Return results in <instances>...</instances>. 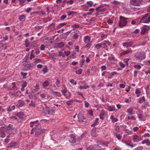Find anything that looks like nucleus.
I'll list each match as a JSON object with an SVG mask.
<instances>
[{"instance_id":"1","label":"nucleus","mask_w":150,"mask_h":150,"mask_svg":"<svg viewBox=\"0 0 150 150\" xmlns=\"http://www.w3.org/2000/svg\"><path fill=\"white\" fill-rule=\"evenodd\" d=\"M135 58L139 61H141L146 57L145 55L144 52H137L135 56Z\"/></svg>"},{"instance_id":"2","label":"nucleus","mask_w":150,"mask_h":150,"mask_svg":"<svg viewBox=\"0 0 150 150\" xmlns=\"http://www.w3.org/2000/svg\"><path fill=\"white\" fill-rule=\"evenodd\" d=\"M119 25L120 27H122L126 25L127 23V18H125L121 16L120 17Z\"/></svg>"},{"instance_id":"3","label":"nucleus","mask_w":150,"mask_h":150,"mask_svg":"<svg viewBox=\"0 0 150 150\" xmlns=\"http://www.w3.org/2000/svg\"><path fill=\"white\" fill-rule=\"evenodd\" d=\"M142 0H131L130 5H133L136 6H140Z\"/></svg>"},{"instance_id":"4","label":"nucleus","mask_w":150,"mask_h":150,"mask_svg":"<svg viewBox=\"0 0 150 150\" xmlns=\"http://www.w3.org/2000/svg\"><path fill=\"white\" fill-rule=\"evenodd\" d=\"M41 125L39 123H38L36 125L35 128H33L32 129L31 132V134H33L35 132V135L36 136V132L37 131L38 132L40 129H41Z\"/></svg>"},{"instance_id":"5","label":"nucleus","mask_w":150,"mask_h":150,"mask_svg":"<svg viewBox=\"0 0 150 150\" xmlns=\"http://www.w3.org/2000/svg\"><path fill=\"white\" fill-rule=\"evenodd\" d=\"M141 21L142 22L145 23L150 22V15L149 16L148 14H146L143 17Z\"/></svg>"},{"instance_id":"6","label":"nucleus","mask_w":150,"mask_h":150,"mask_svg":"<svg viewBox=\"0 0 150 150\" xmlns=\"http://www.w3.org/2000/svg\"><path fill=\"white\" fill-rule=\"evenodd\" d=\"M132 139L134 142H138L142 140L141 137L135 134L132 136Z\"/></svg>"},{"instance_id":"7","label":"nucleus","mask_w":150,"mask_h":150,"mask_svg":"<svg viewBox=\"0 0 150 150\" xmlns=\"http://www.w3.org/2000/svg\"><path fill=\"white\" fill-rule=\"evenodd\" d=\"M17 116L21 120H25V116L23 112H20L17 113Z\"/></svg>"},{"instance_id":"8","label":"nucleus","mask_w":150,"mask_h":150,"mask_svg":"<svg viewBox=\"0 0 150 150\" xmlns=\"http://www.w3.org/2000/svg\"><path fill=\"white\" fill-rule=\"evenodd\" d=\"M133 44V42L132 41H130L123 42L122 43V45L124 48H127L129 47H131Z\"/></svg>"},{"instance_id":"9","label":"nucleus","mask_w":150,"mask_h":150,"mask_svg":"<svg viewBox=\"0 0 150 150\" xmlns=\"http://www.w3.org/2000/svg\"><path fill=\"white\" fill-rule=\"evenodd\" d=\"M106 45V42H103L101 43L97 44L95 46V47L97 49H99L101 47H102L103 46Z\"/></svg>"},{"instance_id":"10","label":"nucleus","mask_w":150,"mask_h":150,"mask_svg":"<svg viewBox=\"0 0 150 150\" xmlns=\"http://www.w3.org/2000/svg\"><path fill=\"white\" fill-rule=\"evenodd\" d=\"M107 109L109 111H115L116 112L117 110L115 108L114 105L108 106Z\"/></svg>"},{"instance_id":"11","label":"nucleus","mask_w":150,"mask_h":150,"mask_svg":"<svg viewBox=\"0 0 150 150\" xmlns=\"http://www.w3.org/2000/svg\"><path fill=\"white\" fill-rule=\"evenodd\" d=\"M149 29V27L148 26L143 27L141 29V34H144L145 33L147 32Z\"/></svg>"},{"instance_id":"12","label":"nucleus","mask_w":150,"mask_h":150,"mask_svg":"<svg viewBox=\"0 0 150 150\" xmlns=\"http://www.w3.org/2000/svg\"><path fill=\"white\" fill-rule=\"evenodd\" d=\"M69 142L71 143H74L76 142L75 137L73 134L71 136V137L69 139Z\"/></svg>"},{"instance_id":"13","label":"nucleus","mask_w":150,"mask_h":150,"mask_svg":"<svg viewBox=\"0 0 150 150\" xmlns=\"http://www.w3.org/2000/svg\"><path fill=\"white\" fill-rule=\"evenodd\" d=\"M46 131V129H45L43 128L41 129H40L38 132L37 131L36 132V136H37L41 133L45 132Z\"/></svg>"},{"instance_id":"14","label":"nucleus","mask_w":150,"mask_h":150,"mask_svg":"<svg viewBox=\"0 0 150 150\" xmlns=\"http://www.w3.org/2000/svg\"><path fill=\"white\" fill-rule=\"evenodd\" d=\"M24 102L23 100H20L18 101L17 106L18 107H22L24 105Z\"/></svg>"},{"instance_id":"15","label":"nucleus","mask_w":150,"mask_h":150,"mask_svg":"<svg viewBox=\"0 0 150 150\" xmlns=\"http://www.w3.org/2000/svg\"><path fill=\"white\" fill-rule=\"evenodd\" d=\"M90 37L88 35L85 36L84 38V41L86 43H89L90 41Z\"/></svg>"},{"instance_id":"16","label":"nucleus","mask_w":150,"mask_h":150,"mask_svg":"<svg viewBox=\"0 0 150 150\" xmlns=\"http://www.w3.org/2000/svg\"><path fill=\"white\" fill-rule=\"evenodd\" d=\"M142 144H146V145L149 146L150 145V141L149 139H145L142 141Z\"/></svg>"},{"instance_id":"17","label":"nucleus","mask_w":150,"mask_h":150,"mask_svg":"<svg viewBox=\"0 0 150 150\" xmlns=\"http://www.w3.org/2000/svg\"><path fill=\"white\" fill-rule=\"evenodd\" d=\"M73 39H77L78 38L79 35L75 32H73L71 34Z\"/></svg>"},{"instance_id":"18","label":"nucleus","mask_w":150,"mask_h":150,"mask_svg":"<svg viewBox=\"0 0 150 150\" xmlns=\"http://www.w3.org/2000/svg\"><path fill=\"white\" fill-rule=\"evenodd\" d=\"M132 52V50L131 49H129L127 51H124L122 52L121 53H120V54L121 55H125L130 53Z\"/></svg>"},{"instance_id":"19","label":"nucleus","mask_w":150,"mask_h":150,"mask_svg":"<svg viewBox=\"0 0 150 150\" xmlns=\"http://www.w3.org/2000/svg\"><path fill=\"white\" fill-rule=\"evenodd\" d=\"M127 112L129 115H132L134 114L133 112V109L131 107H130L128 108L127 110Z\"/></svg>"},{"instance_id":"20","label":"nucleus","mask_w":150,"mask_h":150,"mask_svg":"<svg viewBox=\"0 0 150 150\" xmlns=\"http://www.w3.org/2000/svg\"><path fill=\"white\" fill-rule=\"evenodd\" d=\"M66 98L69 99L71 97V93L70 92H66V93L64 95Z\"/></svg>"},{"instance_id":"21","label":"nucleus","mask_w":150,"mask_h":150,"mask_svg":"<svg viewBox=\"0 0 150 150\" xmlns=\"http://www.w3.org/2000/svg\"><path fill=\"white\" fill-rule=\"evenodd\" d=\"M35 64L34 63H31L26 65V67L28 69H30V68L33 67Z\"/></svg>"},{"instance_id":"22","label":"nucleus","mask_w":150,"mask_h":150,"mask_svg":"<svg viewBox=\"0 0 150 150\" xmlns=\"http://www.w3.org/2000/svg\"><path fill=\"white\" fill-rule=\"evenodd\" d=\"M25 17L26 16L25 15H23L19 16L18 18L20 21H23L25 20Z\"/></svg>"},{"instance_id":"23","label":"nucleus","mask_w":150,"mask_h":150,"mask_svg":"<svg viewBox=\"0 0 150 150\" xmlns=\"http://www.w3.org/2000/svg\"><path fill=\"white\" fill-rule=\"evenodd\" d=\"M110 119L112 120V122L115 123L118 121V119L115 117L113 115H111L110 116Z\"/></svg>"},{"instance_id":"24","label":"nucleus","mask_w":150,"mask_h":150,"mask_svg":"<svg viewBox=\"0 0 150 150\" xmlns=\"http://www.w3.org/2000/svg\"><path fill=\"white\" fill-rule=\"evenodd\" d=\"M89 88V86L87 85L83 86H80L78 87V88L80 89H86Z\"/></svg>"},{"instance_id":"25","label":"nucleus","mask_w":150,"mask_h":150,"mask_svg":"<svg viewBox=\"0 0 150 150\" xmlns=\"http://www.w3.org/2000/svg\"><path fill=\"white\" fill-rule=\"evenodd\" d=\"M38 120H36L35 121L31 122L30 123V127H33L34 125L38 123Z\"/></svg>"},{"instance_id":"26","label":"nucleus","mask_w":150,"mask_h":150,"mask_svg":"<svg viewBox=\"0 0 150 150\" xmlns=\"http://www.w3.org/2000/svg\"><path fill=\"white\" fill-rule=\"evenodd\" d=\"M16 143L14 142H12L10 144H8V147H11L15 146Z\"/></svg>"},{"instance_id":"27","label":"nucleus","mask_w":150,"mask_h":150,"mask_svg":"<svg viewBox=\"0 0 150 150\" xmlns=\"http://www.w3.org/2000/svg\"><path fill=\"white\" fill-rule=\"evenodd\" d=\"M15 108V105L12 106L11 108L10 106H9L7 108V110L8 112L11 111L13 110H14Z\"/></svg>"},{"instance_id":"28","label":"nucleus","mask_w":150,"mask_h":150,"mask_svg":"<svg viewBox=\"0 0 150 150\" xmlns=\"http://www.w3.org/2000/svg\"><path fill=\"white\" fill-rule=\"evenodd\" d=\"M110 61H116L117 59H115L113 55H111V57H109L108 58Z\"/></svg>"},{"instance_id":"29","label":"nucleus","mask_w":150,"mask_h":150,"mask_svg":"<svg viewBox=\"0 0 150 150\" xmlns=\"http://www.w3.org/2000/svg\"><path fill=\"white\" fill-rule=\"evenodd\" d=\"M98 121H99L98 118H96V119L94 121V123L91 125V126L93 127H95L96 125L98 123Z\"/></svg>"},{"instance_id":"30","label":"nucleus","mask_w":150,"mask_h":150,"mask_svg":"<svg viewBox=\"0 0 150 150\" xmlns=\"http://www.w3.org/2000/svg\"><path fill=\"white\" fill-rule=\"evenodd\" d=\"M49 84V82L48 81L46 80L44 81L42 84V86L44 87H47Z\"/></svg>"},{"instance_id":"31","label":"nucleus","mask_w":150,"mask_h":150,"mask_svg":"<svg viewBox=\"0 0 150 150\" xmlns=\"http://www.w3.org/2000/svg\"><path fill=\"white\" fill-rule=\"evenodd\" d=\"M79 121L80 122H83V120H85L86 118L85 117L82 118V116L81 115H78Z\"/></svg>"},{"instance_id":"32","label":"nucleus","mask_w":150,"mask_h":150,"mask_svg":"<svg viewBox=\"0 0 150 150\" xmlns=\"http://www.w3.org/2000/svg\"><path fill=\"white\" fill-rule=\"evenodd\" d=\"M67 13L69 16H72L74 15L76 13V11H71Z\"/></svg>"},{"instance_id":"33","label":"nucleus","mask_w":150,"mask_h":150,"mask_svg":"<svg viewBox=\"0 0 150 150\" xmlns=\"http://www.w3.org/2000/svg\"><path fill=\"white\" fill-rule=\"evenodd\" d=\"M105 114L104 112L101 113L99 115L100 118L102 120H103L104 118Z\"/></svg>"},{"instance_id":"34","label":"nucleus","mask_w":150,"mask_h":150,"mask_svg":"<svg viewBox=\"0 0 150 150\" xmlns=\"http://www.w3.org/2000/svg\"><path fill=\"white\" fill-rule=\"evenodd\" d=\"M86 4L88 5L89 7H91L93 5V3L91 1H88L86 2Z\"/></svg>"},{"instance_id":"35","label":"nucleus","mask_w":150,"mask_h":150,"mask_svg":"<svg viewBox=\"0 0 150 150\" xmlns=\"http://www.w3.org/2000/svg\"><path fill=\"white\" fill-rule=\"evenodd\" d=\"M74 100H69L66 103L68 105H71L73 102H74Z\"/></svg>"},{"instance_id":"36","label":"nucleus","mask_w":150,"mask_h":150,"mask_svg":"<svg viewBox=\"0 0 150 150\" xmlns=\"http://www.w3.org/2000/svg\"><path fill=\"white\" fill-rule=\"evenodd\" d=\"M115 136L116 138L119 140H120L122 138V136L121 135L117 133H115Z\"/></svg>"},{"instance_id":"37","label":"nucleus","mask_w":150,"mask_h":150,"mask_svg":"<svg viewBox=\"0 0 150 150\" xmlns=\"http://www.w3.org/2000/svg\"><path fill=\"white\" fill-rule=\"evenodd\" d=\"M42 71L44 74H45L48 71V69L47 66H45L44 68L42 69Z\"/></svg>"},{"instance_id":"38","label":"nucleus","mask_w":150,"mask_h":150,"mask_svg":"<svg viewBox=\"0 0 150 150\" xmlns=\"http://www.w3.org/2000/svg\"><path fill=\"white\" fill-rule=\"evenodd\" d=\"M115 133H117L119 131V127L118 126H115Z\"/></svg>"},{"instance_id":"39","label":"nucleus","mask_w":150,"mask_h":150,"mask_svg":"<svg viewBox=\"0 0 150 150\" xmlns=\"http://www.w3.org/2000/svg\"><path fill=\"white\" fill-rule=\"evenodd\" d=\"M145 101V98L144 96H143L139 100V102L140 103H143V102H144Z\"/></svg>"},{"instance_id":"40","label":"nucleus","mask_w":150,"mask_h":150,"mask_svg":"<svg viewBox=\"0 0 150 150\" xmlns=\"http://www.w3.org/2000/svg\"><path fill=\"white\" fill-rule=\"evenodd\" d=\"M53 93L55 96L58 97H60L61 96V95L60 93L58 92L54 91Z\"/></svg>"},{"instance_id":"41","label":"nucleus","mask_w":150,"mask_h":150,"mask_svg":"<svg viewBox=\"0 0 150 150\" xmlns=\"http://www.w3.org/2000/svg\"><path fill=\"white\" fill-rule=\"evenodd\" d=\"M127 118L128 120H131L132 119H133V120H136V118L134 116H127Z\"/></svg>"},{"instance_id":"42","label":"nucleus","mask_w":150,"mask_h":150,"mask_svg":"<svg viewBox=\"0 0 150 150\" xmlns=\"http://www.w3.org/2000/svg\"><path fill=\"white\" fill-rule=\"evenodd\" d=\"M91 43H88L85 46V48L87 49H88L90 48V47H91Z\"/></svg>"},{"instance_id":"43","label":"nucleus","mask_w":150,"mask_h":150,"mask_svg":"<svg viewBox=\"0 0 150 150\" xmlns=\"http://www.w3.org/2000/svg\"><path fill=\"white\" fill-rule=\"evenodd\" d=\"M70 82L71 83L74 85H76L77 84L76 82L74 79H72L71 80H70Z\"/></svg>"},{"instance_id":"44","label":"nucleus","mask_w":150,"mask_h":150,"mask_svg":"<svg viewBox=\"0 0 150 150\" xmlns=\"http://www.w3.org/2000/svg\"><path fill=\"white\" fill-rule=\"evenodd\" d=\"M25 46L26 47H28L29 45V41L28 39H26L25 41Z\"/></svg>"},{"instance_id":"45","label":"nucleus","mask_w":150,"mask_h":150,"mask_svg":"<svg viewBox=\"0 0 150 150\" xmlns=\"http://www.w3.org/2000/svg\"><path fill=\"white\" fill-rule=\"evenodd\" d=\"M82 70L81 69H80L76 71V73L78 74H81Z\"/></svg>"},{"instance_id":"46","label":"nucleus","mask_w":150,"mask_h":150,"mask_svg":"<svg viewBox=\"0 0 150 150\" xmlns=\"http://www.w3.org/2000/svg\"><path fill=\"white\" fill-rule=\"evenodd\" d=\"M15 82H13L12 83V85L13 86L12 87V89L14 90H16L17 89L16 86L15 84Z\"/></svg>"},{"instance_id":"47","label":"nucleus","mask_w":150,"mask_h":150,"mask_svg":"<svg viewBox=\"0 0 150 150\" xmlns=\"http://www.w3.org/2000/svg\"><path fill=\"white\" fill-rule=\"evenodd\" d=\"M64 45V43L63 42H61L58 43V47H62Z\"/></svg>"},{"instance_id":"48","label":"nucleus","mask_w":150,"mask_h":150,"mask_svg":"<svg viewBox=\"0 0 150 150\" xmlns=\"http://www.w3.org/2000/svg\"><path fill=\"white\" fill-rule=\"evenodd\" d=\"M1 45L0 47H1V50L2 49L5 50L6 48V46L5 45H3L2 43L1 44Z\"/></svg>"},{"instance_id":"49","label":"nucleus","mask_w":150,"mask_h":150,"mask_svg":"<svg viewBox=\"0 0 150 150\" xmlns=\"http://www.w3.org/2000/svg\"><path fill=\"white\" fill-rule=\"evenodd\" d=\"M64 53L65 55L67 56L70 54V52L69 51L65 50L64 51Z\"/></svg>"},{"instance_id":"50","label":"nucleus","mask_w":150,"mask_h":150,"mask_svg":"<svg viewBox=\"0 0 150 150\" xmlns=\"http://www.w3.org/2000/svg\"><path fill=\"white\" fill-rule=\"evenodd\" d=\"M119 64L120 66L122 68H124L125 67V64L121 62H120Z\"/></svg>"},{"instance_id":"51","label":"nucleus","mask_w":150,"mask_h":150,"mask_svg":"<svg viewBox=\"0 0 150 150\" xmlns=\"http://www.w3.org/2000/svg\"><path fill=\"white\" fill-rule=\"evenodd\" d=\"M39 88H40L39 85L38 84H37L35 87V91H38V90L39 89Z\"/></svg>"},{"instance_id":"52","label":"nucleus","mask_w":150,"mask_h":150,"mask_svg":"<svg viewBox=\"0 0 150 150\" xmlns=\"http://www.w3.org/2000/svg\"><path fill=\"white\" fill-rule=\"evenodd\" d=\"M141 93V92L139 90V88H137L135 91V93L136 94H140Z\"/></svg>"},{"instance_id":"53","label":"nucleus","mask_w":150,"mask_h":150,"mask_svg":"<svg viewBox=\"0 0 150 150\" xmlns=\"http://www.w3.org/2000/svg\"><path fill=\"white\" fill-rule=\"evenodd\" d=\"M134 67V68L137 69H140L141 68V66L139 65H135Z\"/></svg>"},{"instance_id":"54","label":"nucleus","mask_w":150,"mask_h":150,"mask_svg":"<svg viewBox=\"0 0 150 150\" xmlns=\"http://www.w3.org/2000/svg\"><path fill=\"white\" fill-rule=\"evenodd\" d=\"M131 101V98H129L126 99L125 100V102L126 103H128L130 102Z\"/></svg>"},{"instance_id":"55","label":"nucleus","mask_w":150,"mask_h":150,"mask_svg":"<svg viewBox=\"0 0 150 150\" xmlns=\"http://www.w3.org/2000/svg\"><path fill=\"white\" fill-rule=\"evenodd\" d=\"M59 56H62L63 57H65V55H64V53L62 52L59 51Z\"/></svg>"},{"instance_id":"56","label":"nucleus","mask_w":150,"mask_h":150,"mask_svg":"<svg viewBox=\"0 0 150 150\" xmlns=\"http://www.w3.org/2000/svg\"><path fill=\"white\" fill-rule=\"evenodd\" d=\"M79 27V25L77 24H75L72 26V27L74 28H78Z\"/></svg>"},{"instance_id":"57","label":"nucleus","mask_w":150,"mask_h":150,"mask_svg":"<svg viewBox=\"0 0 150 150\" xmlns=\"http://www.w3.org/2000/svg\"><path fill=\"white\" fill-rule=\"evenodd\" d=\"M150 136V134L149 133H145L142 135V137H149Z\"/></svg>"},{"instance_id":"58","label":"nucleus","mask_w":150,"mask_h":150,"mask_svg":"<svg viewBox=\"0 0 150 150\" xmlns=\"http://www.w3.org/2000/svg\"><path fill=\"white\" fill-rule=\"evenodd\" d=\"M35 96V95L33 93H31L29 95V97L31 99H33Z\"/></svg>"},{"instance_id":"59","label":"nucleus","mask_w":150,"mask_h":150,"mask_svg":"<svg viewBox=\"0 0 150 150\" xmlns=\"http://www.w3.org/2000/svg\"><path fill=\"white\" fill-rule=\"evenodd\" d=\"M96 67L95 66H93L92 67L91 69V70L93 72H95L96 71Z\"/></svg>"},{"instance_id":"60","label":"nucleus","mask_w":150,"mask_h":150,"mask_svg":"<svg viewBox=\"0 0 150 150\" xmlns=\"http://www.w3.org/2000/svg\"><path fill=\"white\" fill-rule=\"evenodd\" d=\"M101 70L102 71L105 70L106 69V67L105 65H103L101 67Z\"/></svg>"},{"instance_id":"61","label":"nucleus","mask_w":150,"mask_h":150,"mask_svg":"<svg viewBox=\"0 0 150 150\" xmlns=\"http://www.w3.org/2000/svg\"><path fill=\"white\" fill-rule=\"evenodd\" d=\"M84 103H85V106L86 108H88L89 107V104L88 102H87L86 101H85Z\"/></svg>"},{"instance_id":"62","label":"nucleus","mask_w":150,"mask_h":150,"mask_svg":"<svg viewBox=\"0 0 150 150\" xmlns=\"http://www.w3.org/2000/svg\"><path fill=\"white\" fill-rule=\"evenodd\" d=\"M61 91L64 95L66 93V92H67V89L66 88L62 90Z\"/></svg>"},{"instance_id":"63","label":"nucleus","mask_w":150,"mask_h":150,"mask_svg":"<svg viewBox=\"0 0 150 150\" xmlns=\"http://www.w3.org/2000/svg\"><path fill=\"white\" fill-rule=\"evenodd\" d=\"M143 147L142 146H140L137 147L135 150H142L143 149Z\"/></svg>"},{"instance_id":"64","label":"nucleus","mask_w":150,"mask_h":150,"mask_svg":"<svg viewBox=\"0 0 150 150\" xmlns=\"http://www.w3.org/2000/svg\"><path fill=\"white\" fill-rule=\"evenodd\" d=\"M32 8L30 7L28 8H27L25 11L29 13L31 11Z\"/></svg>"}]
</instances>
